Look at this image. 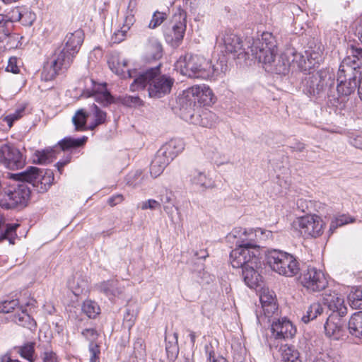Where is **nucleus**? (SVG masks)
<instances>
[{"label": "nucleus", "instance_id": "5", "mask_svg": "<svg viewBox=\"0 0 362 362\" xmlns=\"http://www.w3.org/2000/svg\"><path fill=\"white\" fill-rule=\"evenodd\" d=\"M13 174H8V176L14 183L4 182L3 192L0 194V206L7 209L25 206L30 197L29 183L18 177H13Z\"/></svg>", "mask_w": 362, "mask_h": 362}, {"label": "nucleus", "instance_id": "10", "mask_svg": "<svg viewBox=\"0 0 362 362\" xmlns=\"http://www.w3.org/2000/svg\"><path fill=\"white\" fill-rule=\"evenodd\" d=\"M42 174V171L37 168L30 166L26 170L13 174L12 176L27 181L33 187H36L38 192L43 193L51 186L54 176L52 171L46 172L45 175Z\"/></svg>", "mask_w": 362, "mask_h": 362}, {"label": "nucleus", "instance_id": "14", "mask_svg": "<svg viewBox=\"0 0 362 362\" xmlns=\"http://www.w3.org/2000/svg\"><path fill=\"white\" fill-rule=\"evenodd\" d=\"M300 281L305 288L313 292L320 291L328 284L325 274L321 270L311 267H308L303 272L300 276Z\"/></svg>", "mask_w": 362, "mask_h": 362}, {"label": "nucleus", "instance_id": "48", "mask_svg": "<svg viewBox=\"0 0 362 362\" xmlns=\"http://www.w3.org/2000/svg\"><path fill=\"white\" fill-rule=\"evenodd\" d=\"M91 112L95 117V121L90 125V129H93L97 126L105 123L106 120V112L101 110L96 105L93 104L90 107Z\"/></svg>", "mask_w": 362, "mask_h": 362}, {"label": "nucleus", "instance_id": "23", "mask_svg": "<svg viewBox=\"0 0 362 362\" xmlns=\"http://www.w3.org/2000/svg\"><path fill=\"white\" fill-rule=\"evenodd\" d=\"M107 64L112 72L124 78H131L128 76V73L137 71L136 69H127L128 60L122 59L117 54H112L108 59Z\"/></svg>", "mask_w": 362, "mask_h": 362}, {"label": "nucleus", "instance_id": "19", "mask_svg": "<svg viewBox=\"0 0 362 362\" xmlns=\"http://www.w3.org/2000/svg\"><path fill=\"white\" fill-rule=\"evenodd\" d=\"M344 316L332 313L329 315L325 324V331L327 336L339 339L344 332Z\"/></svg>", "mask_w": 362, "mask_h": 362}, {"label": "nucleus", "instance_id": "46", "mask_svg": "<svg viewBox=\"0 0 362 362\" xmlns=\"http://www.w3.org/2000/svg\"><path fill=\"white\" fill-rule=\"evenodd\" d=\"M350 306L354 309H362V288H356L348 296Z\"/></svg>", "mask_w": 362, "mask_h": 362}, {"label": "nucleus", "instance_id": "16", "mask_svg": "<svg viewBox=\"0 0 362 362\" xmlns=\"http://www.w3.org/2000/svg\"><path fill=\"white\" fill-rule=\"evenodd\" d=\"M177 16L169 25H165L163 33L168 42L173 45H177L182 39L186 30L185 17L180 15L177 21Z\"/></svg>", "mask_w": 362, "mask_h": 362}, {"label": "nucleus", "instance_id": "47", "mask_svg": "<svg viewBox=\"0 0 362 362\" xmlns=\"http://www.w3.org/2000/svg\"><path fill=\"white\" fill-rule=\"evenodd\" d=\"M206 154L208 158L218 166L230 163L229 158L220 153L217 148L211 151L209 150L206 151Z\"/></svg>", "mask_w": 362, "mask_h": 362}, {"label": "nucleus", "instance_id": "43", "mask_svg": "<svg viewBox=\"0 0 362 362\" xmlns=\"http://www.w3.org/2000/svg\"><path fill=\"white\" fill-rule=\"evenodd\" d=\"M177 338V334L174 333V341H166L165 350L168 358L170 361H174L177 358L179 354Z\"/></svg>", "mask_w": 362, "mask_h": 362}, {"label": "nucleus", "instance_id": "21", "mask_svg": "<svg viewBox=\"0 0 362 362\" xmlns=\"http://www.w3.org/2000/svg\"><path fill=\"white\" fill-rule=\"evenodd\" d=\"M189 115L190 122L203 127L212 128L219 122L216 114L207 110H203L201 114L195 115L190 112Z\"/></svg>", "mask_w": 362, "mask_h": 362}, {"label": "nucleus", "instance_id": "50", "mask_svg": "<svg viewBox=\"0 0 362 362\" xmlns=\"http://www.w3.org/2000/svg\"><path fill=\"white\" fill-rule=\"evenodd\" d=\"M156 164H158V165H161L162 166L167 167L168 164L173 160L172 158H170L166 153V151H163L160 147V149L157 151L153 160Z\"/></svg>", "mask_w": 362, "mask_h": 362}, {"label": "nucleus", "instance_id": "8", "mask_svg": "<svg viewBox=\"0 0 362 362\" xmlns=\"http://www.w3.org/2000/svg\"><path fill=\"white\" fill-rule=\"evenodd\" d=\"M303 92L308 96H317L323 93L329 87L334 86L333 75L327 70H320L309 74L303 81Z\"/></svg>", "mask_w": 362, "mask_h": 362}, {"label": "nucleus", "instance_id": "20", "mask_svg": "<svg viewBox=\"0 0 362 362\" xmlns=\"http://www.w3.org/2000/svg\"><path fill=\"white\" fill-rule=\"evenodd\" d=\"M341 71L343 69L351 68L354 71L362 66V48L351 45L347 50V56L343 59L340 64Z\"/></svg>", "mask_w": 362, "mask_h": 362}, {"label": "nucleus", "instance_id": "26", "mask_svg": "<svg viewBox=\"0 0 362 362\" xmlns=\"http://www.w3.org/2000/svg\"><path fill=\"white\" fill-rule=\"evenodd\" d=\"M11 320L19 326L28 328L30 330L36 327V322L31 316L27 313L25 309L21 310L11 316Z\"/></svg>", "mask_w": 362, "mask_h": 362}, {"label": "nucleus", "instance_id": "37", "mask_svg": "<svg viewBox=\"0 0 362 362\" xmlns=\"http://www.w3.org/2000/svg\"><path fill=\"white\" fill-rule=\"evenodd\" d=\"M69 287L72 290L76 296L80 295L84 290L88 288V281L81 278V274H76L74 277L68 281Z\"/></svg>", "mask_w": 362, "mask_h": 362}, {"label": "nucleus", "instance_id": "53", "mask_svg": "<svg viewBox=\"0 0 362 362\" xmlns=\"http://www.w3.org/2000/svg\"><path fill=\"white\" fill-rule=\"evenodd\" d=\"M18 304L17 299L3 301L0 303V313H9L18 307Z\"/></svg>", "mask_w": 362, "mask_h": 362}, {"label": "nucleus", "instance_id": "2", "mask_svg": "<svg viewBox=\"0 0 362 362\" xmlns=\"http://www.w3.org/2000/svg\"><path fill=\"white\" fill-rule=\"evenodd\" d=\"M176 67L182 75L191 78L212 79L228 69L225 57L213 64L197 54H186L177 61Z\"/></svg>", "mask_w": 362, "mask_h": 362}, {"label": "nucleus", "instance_id": "60", "mask_svg": "<svg viewBox=\"0 0 362 362\" xmlns=\"http://www.w3.org/2000/svg\"><path fill=\"white\" fill-rule=\"evenodd\" d=\"M264 315L267 317H272L278 310V306L275 303H267L262 306Z\"/></svg>", "mask_w": 362, "mask_h": 362}, {"label": "nucleus", "instance_id": "56", "mask_svg": "<svg viewBox=\"0 0 362 362\" xmlns=\"http://www.w3.org/2000/svg\"><path fill=\"white\" fill-rule=\"evenodd\" d=\"M88 349L90 352L89 362H100V350L99 346L95 343H90Z\"/></svg>", "mask_w": 362, "mask_h": 362}, {"label": "nucleus", "instance_id": "64", "mask_svg": "<svg viewBox=\"0 0 362 362\" xmlns=\"http://www.w3.org/2000/svg\"><path fill=\"white\" fill-rule=\"evenodd\" d=\"M136 314L134 313V311L131 310L130 308H127L126 310V313L124 315V320L127 324V326L129 327H132L134 325V322L135 320Z\"/></svg>", "mask_w": 362, "mask_h": 362}, {"label": "nucleus", "instance_id": "62", "mask_svg": "<svg viewBox=\"0 0 362 362\" xmlns=\"http://www.w3.org/2000/svg\"><path fill=\"white\" fill-rule=\"evenodd\" d=\"M160 208V203L155 199H148L146 202H144L141 205V209H157Z\"/></svg>", "mask_w": 362, "mask_h": 362}, {"label": "nucleus", "instance_id": "54", "mask_svg": "<svg viewBox=\"0 0 362 362\" xmlns=\"http://www.w3.org/2000/svg\"><path fill=\"white\" fill-rule=\"evenodd\" d=\"M166 18L165 13L156 11L153 15L152 19L149 23L148 27L151 29L156 28L159 26Z\"/></svg>", "mask_w": 362, "mask_h": 362}, {"label": "nucleus", "instance_id": "52", "mask_svg": "<svg viewBox=\"0 0 362 362\" xmlns=\"http://www.w3.org/2000/svg\"><path fill=\"white\" fill-rule=\"evenodd\" d=\"M292 54L291 57V66L296 65L298 68L303 69L304 65L306 64V61L305 59V57L301 54L296 52L294 49H293Z\"/></svg>", "mask_w": 362, "mask_h": 362}, {"label": "nucleus", "instance_id": "45", "mask_svg": "<svg viewBox=\"0 0 362 362\" xmlns=\"http://www.w3.org/2000/svg\"><path fill=\"white\" fill-rule=\"evenodd\" d=\"M133 17H127L126 18V24H124L121 30H119L114 33L112 36V41L113 43H119L123 41L126 37V33L130 28V25H132Z\"/></svg>", "mask_w": 362, "mask_h": 362}, {"label": "nucleus", "instance_id": "38", "mask_svg": "<svg viewBox=\"0 0 362 362\" xmlns=\"http://www.w3.org/2000/svg\"><path fill=\"white\" fill-rule=\"evenodd\" d=\"M54 157V151L52 148L37 151L35 153L34 161L38 164H46L51 163Z\"/></svg>", "mask_w": 362, "mask_h": 362}, {"label": "nucleus", "instance_id": "22", "mask_svg": "<svg viewBox=\"0 0 362 362\" xmlns=\"http://www.w3.org/2000/svg\"><path fill=\"white\" fill-rule=\"evenodd\" d=\"M323 301L328 308L332 311V313L339 314V315L344 316L347 313V308L344 305L343 297L338 293L326 294L323 298Z\"/></svg>", "mask_w": 362, "mask_h": 362}, {"label": "nucleus", "instance_id": "61", "mask_svg": "<svg viewBox=\"0 0 362 362\" xmlns=\"http://www.w3.org/2000/svg\"><path fill=\"white\" fill-rule=\"evenodd\" d=\"M81 334L90 343H94L98 336L97 331L93 328L85 329Z\"/></svg>", "mask_w": 362, "mask_h": 362}, {"label": "nucleus", "instance_id": "24", "mask_svg": "<svg viewBox=\"0 0 362 362\" xmlns=\"http://www.w3.org/2000/svg\"><path fill=\"white\" fill-rule=\"evenodd\" d=\"M84 33L82 30H77L66 35L65 45L63 47L67 52L76 56L83 42Z\"/></svg>", "mask_w": 362, "mask_h": 362}, {"label": "nucleus", "instance_id": "55", "mask_svg": "<svg viewBox=\"0 0 362 362\" xmlns=\"http://www.w3.org/2000/svg\"><path fill=\"white\" fill-rule=\"evenodd\" d=\"M119 100L123 105L129 107L139 105L142 103L139 96L124 95Z\"/></svg>", "mask_w": 362, "mask_h": 362}, {"label": "nucleus", "instance_id": "42", "mask_svg": "<svg viewBox=\"0 0 362 362\" xmlns=\"http://www.w3.org/2000/svg\"><path fill=\"white\" fill-rule=\"evenodd\" d=\"M88 115L83 110H78L72 117V122L75 126V129L82 131L85 129L86 120Z\"/></svg>", "mask_w": 362, "mask_h": 362}, {"label": "nucleus", "instance_id": "15", "mask_svg": "<svg viewBox=\"0 0 362 362\" xmlns=\"http://www.w3.org/2000/svg\"><path fill=\"white\" fill-rule=\"evenodd\" d=\"M297 224L301 235L305 238H317L323 231V221L317 215H308L299 218Z\"/></svg>", "mask_w": 362, "mask_h": 362}, {"label": "nucleus", "instance_id": "4", "mask_svg": "<svg viewBox=\"0 0 362 362\" xmlns=\"http://www.w3.org/2000/svg\"><path fill=\"white\" fill-rule=\"evenodd\" d=\"M256 235L252 230L247 231L242 228H234L226 237L228 242L235 245L236 247L230 252V262L233 267H238L250 258L252 252L257 250L258 257H261L260 247L255 242Z\"/></svg>", "mask_w": 362, "mask_h": 362}, {"label": "nucleus", "instance_id": "11", "mask_svg": "<svg viewBox=\"0 0 362 362\" xmlns=\"http://www.w3.org/2000/svg\"><path fill=\"white\" fill-rule=\"evenodd\" d=\"M339 66L337 90L340 97H347L354 93L358 85L361 78L360 71H354L353 69H343Z\"/></svg>", "mask_w": 362, "mask_h": 362}, {"label": "nucleus", "instance_id": "25", "mask_svg": "<svg viewBox=\"0 0 362 362\" xmlns=\"http://www.w3.org/2000/svg\"><path fill=\"white\" fill-rule=\"evenodd\" d=\"M189 182L194 187L206 189L212 186L213 182L205 171L194 168L189 175Z\"/></svg>", "mask_w": 362, "mask_h": 362}, {"label": "nucleus", "instance_id": "18", "mask_svg": "<svg viewBox=\"0 0 362 362\" xmlns=\"http://www.w3.org/2000/svg\"><path fill=\"white\" fill-rule=\"evenodd\" d=\"M250 39H255L254 37H248L245 42L246 47L243 48V45L240 38L233 33H226L223 36V45L225 47L226 52L228 53L238 54V58H240V56L245 57V59H251L252 57L245 54V51L247 50L248 40Z\"/></svg>", "mask_w": 362, "mask_h": 362}, {"label": "nucleus", "instance_id": "35", "mask_svg": "<svg viewBox=\"0 0 362 362\" xmlns=\"http://www.w3.org/2000/svg\"><path fill=\"white\" fill-rule=\"evenodd\" d=\"M88 138L86 136L81 138L74 139L72 137H65L61 140L58 144L62 151H68L72 148H76L83 146L87 141Z\"/></svg>", "mask_w": 362, "mask_h": 362}, {"label": "nucleus", "instance_id": "28", "mask_svg": "<svg viewBox=\"0 0 362 362\" xmlns=\"http://www.w3.org/2000/svg\"><path fill=\"white\" fill-rule=\"evenodd\" d=\"M349 333L360 339H362V311L354 313L348 322Z\"/></svg>", "mask_w": 362, "mask_h": 362}, {"label": "nucleus", "instance_id": "57", "mask_svg": "<svg viewBox=\"0 0 362 362\" xmlns=\"http://www.w3.org/2000/svg\"><path fill=\"white\" fill-rule=\"evenodd\" d=\"M205 350L209 362H227V360L222 356H216L215 352L211 350L209 346H205Z\"/></svg>", "mask_w": 362, "mask_h": 362}, {"label": "nucleus", "instance_id": "51", "mask_svg": "<svg viewBox=\"0 0 362 362\" xmlns=\"http://www.w3.org/2000/svg\"><path fill=\"white\" fill-rule=\"evenodd\" d=\"M39 349H42L40 357L43 362H57L56 354L49 348L48 344H47L46 347H41L40 346Z\"/></svg>", "mask_w": 362, "mask_h": 362}, {"label": "nucleus", "instance_id": "41", "mask_svg": "<svg viewBox=\"0 0 362 362\" xmlns=\"http://www.w3.org/2000/svg\"><path fill=\"white\" fill-rule=\"evenodd\" d=\"M24 14L22 13V11L19 7H15L11 9L6 15V20L8 23L11 22H16L22 20V23L25 25H31L33 23V20L29 22L24 21L23 18H24Z\"/></svg>", "mask_w": 362, "mask_h": 362}, {"label": "nucleus", "instance_id": "34", "mask_svg": "<svg viewBox=\"0 0 362 362\" xmlns=\"http://www.w3.org/2000/svg\"><path fill=\"white\" fill-rule=\"evenodd\" d=\"M18 227V224H6L0 220V242L3 240H8L11 244H14L16 230Z\"/></svg>", "mask_w": 362, "mask_h": 362}, {"label": "nucleus", "instance_id": "12", "mask_svg": "<svg viewBox=\"0 0 362 362\" xmlns=\"http://www.w3.org/2000/svg\"><path fill=\"white\" fill-rule=\"evenodd\" d=\"M25 163V158L13 144L6 143L0 146V164L9 170L22 168Z\"/></svg>", "mask_w": 362, "mask_h": 362}, {"label": "nucleus", "instance_id": "32", "mask_svg": "<svg viewBox=\"0 0 362 362\" xmlns=\"http://www.w3.org/2000/svg\"><path fill=\"white\" fill-rule=\"evenodd\" d=\"M162 45L154 37L148 39L146 45V53L149 59H158L162 57Z\"/></svg>", "mask_w": 362, "mask_h": 362}, {"label": "nucleus", "instance_id": "36", "mask_svg": "<svg viewBox=\"0 0 362 362\" xmlns=\"http://www.w3.org/2000/svg\"><path fill=\"white\" fill-rule=\"evenodd\" d=\"M323 51L320 46L313 48L309 47L305 50V57L308 63V67L315 66L322 60Z\"/></svg>", "mask_w": 362, "mask_h": 362}, {"label": "nucleus", "instance_id": "9", "mask_svg": "<svg viewBox=\"0 0 362 362\" xmlns=\"http://www.w3.org/2000/svg\"><path fill=\"white\" fill-rule=\"evenodd\" d=\"M74 57L64 48L57 49L49 61L44 65L42 78L45 81L53 80L61 70L70 66Z\"/></svg>", "mask_w": 362, "mask_h": 362}, {"label": "nucleus", "instance_id": "33", "mask_svg": "<svg viewBox=\"0 0 362 362\" xmlns=\"http://www.w3.org/2000/svg\"><path fill=\"white\" fill-rule=\"evenodd\" d=\"M159 202L160 206L163 205L164 211L170 215L173 213L175 204L173 202V194L170 190L163 189L159 194Z\"/></svg>", "mask_w": 362, "mask_h": 362}, {"label": "nucleus", "instance_id": "13", "mask_svg": "<svg viewBox=\"0 0 362 362\" xmlns=\"http://www.w3.org/2000/svg\"><path fill=\"white\" fill-rule=\"evenodd\" d=\"M252 257L247 258L245 263L239 266L242 269V274L245 284L250 288H254L258 285L261 276L257 269L261 266V257H258L257 250L252 252Z\"/></svg>", "mask_w": 362, "mask_h": 362}, {"label": "nucleus", "instance_id": "59", "mask_svg": "<svg viewBox=\"0 0 362 362\" xmlns=\"http://www.w3.org/2000/svg\"><path fill=\"white\" fill-rule=\"evenodd\" d=\"M274 293L269 291H264L260 295V302L262 305H267V303H275V298L274 297Z\"/></svg>", "mask_w": 362, "mask_h": 362}, {"label": "nucleus", "instance_id": "58", "mask_svg": "<svg viewBox=\"0 0 362 362\" xmlns=\"http://www.w3.org/2000/svg\"><path fill=\"white\" fill-rule=\"evenodd\" d=\"M95 100L102 103L103 105H107L112 101V96L107 91H104L95 94Z\"/></svg>", "mask_w": 362, "mask_h": 362}, {"label": "nucleus", "instance_id": "40", "mask_svg": "<svg viewBox=\"0 0 362 362\" xmlns=\"http://www.w3.org/2000/svg\"><path fill=\"white\" fill-rule=\"evenodd\" d=\"M18 352L21 357L27 359L30 362H35V343L28 342L18 348Z\"/></svg>", "mask_w": 362, "mask_h": 362}, {"label": "nucleus", "instance_id": "31", "mask_svg": "<svg viewBox=\"0 0 362 362\" xmlns=\"http://www.w3.org/2000/svg\"><path fill=\"white\" fill-rule=\"evenodd\" d=\"M281 362H302L300 354L293 346L285 344L281 346Z\"/></svg>", "mask_w": 362, "mask_h": 362}, {"label": "nucleus", "instance_id": "30", "mask_svg": "<svg viewBox=\"0 0 362 362\" xmlns=\"http://www.w3.org/2000/svg\"><path fill=\"white\" fill-rule=\"evenodd\" d=\"M117 280H108L97 285L98 289L105 293L106 296H117L120 294L123 288L119 286Z\"/></svg>", "mask_w": 362, "mask_h": 362}, {"label": "nucleus", "instance_id": "1", "mask_svg": "<svg viewBox=\"0 0 362 362\" xmlns=\"http://www.w3.org/2000/svg\"><path fill=\"white\" fill-rule=\"evenodd\" d=\"M245 54L264 64L266 69L276 74H286L291 66L293 48L286 49L277 58V42L272 33L264 32L261 38L250 39Z\"/></svg>", "mask_w": 362, "mask_h": 362}, {"label": "nucleus", "instance_id": "49", "mask_svg": "<svg viewBox=\"0 0 362 362\" xmlns=\"http://www.w3.org/2000/svg\"><path fill=\"white\" fill-rule=\"evenodd\" d=\"M354 218L344 214L338 216L331 221L329 230L332 233L338 227L354 222Z\"/></svg>", "mask_w": 362, "mask_h": 362}, {"label": "nucleus", "instance_id": "3", "mask_svg": "<svg viewBox=\"0 0 362 362\" xmlns=\"http://www.w3.org/2000/svg\"><path fill=\"white\" fill-rule=\"evenodd\" d=\"M128 76L134 78L130 90L136 91L143 89L148 84L150 98H160L170 93L174 79L165 75H160V65L150 68L143 72L129 71Z\"/></svg>", "mask_w": 362, "mask_h": 362}, {"label": "nucleus", "instance_id": "17", "mask_svg": "<svg viewBox=\"0 0 362 362\" xmlns=\"http://www.w3.org/2000/svg\"><path fill=\"white\" fill-rule=\"evenodd\" d=\"M271 332L275 339H288L295 336L296 329L290 320L284 317L272 322Z\"/></svg>", "mask_w": 362, "mask_h": 362}, {"label": "nucleus", "instance_id": "39", "mask_svg": "<svg viewBox=\"0 0 362 362\" xmlns=\"http://www.w3.org/2000/svg\"><path fill=\"white\" fill-rule=\"evenodd\" d=\"M322 311L323 308L321 304L314 303L308 307L306 314L302 317V321L305 323H308L310 321L315 320Z\"/></svg>", "mask_w": 362, "mask_h": 362}, {"label": "nucleus", "instance_id": "44", "mask_svg": "<svg viewBox=\"0 0 362 362\" xmlns=\"http://www.w3.org/2000/svg\"><path fill=\"white\" fill-rule=\"evenodd\" d=\"M82 311L89 318H95L100 313V308L95 302L87 300L83 303Z\"/></svg>", "mask_w": 362, "mask_h": 362}, {"label": "nucleus", "instance_id": "29", "mask_svg": "<svg viewBox=\"0 0 362 362\" xmlns=\"http://www.w3.org/2000/svg\"><path fill=\"white\" fill-rule=\"evenodd\" d=\"M166 151L168 156L173 160L185 148V144L180 139H173L161 146Z\"/></svg>", "mask_w": 362, "mask_h": 362}, {"label": "nucleus", "instance_id": "6", "mask_svg": "<svg viewBox=\"0 0 362 362\" xmlns=\"http://www.w3.org/2000/svg\"><path fill=\"white\" fill-rule=\"evenodd\" d=\"M267 261L272 269L280 275L292 277L300 272L299 263L296 257L281 250L269 251L267 255Z\"/></svg>", "mask_w": 362, "mask_h": 362}, {"label": "nucleus", "instance_id": "27", "mask_svg": "<svg viewBox=\"0 0 362 362\" xmlns=\"http://www.w3.org/2000/svg\"><path fill=\"white\" fill-rule=\"evenodd\" d=\"M8 24L5 15L0 14V42L8 40L7 45H10V47H18V43L14 44L12 42L18 40V35L16 34L11 35L10 30L7 27Z\"/></svg>", "mask_w": 362, "mask_h": 362}, {"label": "nucleus", "instance_id": "7", "mask_svg": "<svg viewBox=\"0 0 362 362\" xmlns=\"http://www.w3.org/2000/svg\"><path fill=\"white\" fill-rule=\"evenodd\" d=\"M179 102L182 104L181 109L190 113L197 102L204 106H210L214 103V95L209 86L204 84L197 85L185 90L182 96L179 98Z\"/></svg>", "mask_w": 362, "mask_h": 362}, {"label": "nucleus", "instance_id": "63", "mask_svg": "<svg viewBox=\"0 0 362 362\" xmlns=\"http://www.w3.org/2000/svg\"><path fill=\"white\" fill-rule=\"evenodd\" d=\"M165 168V167L162 166L161 165H158V164H156L153 160H152L151 166H150V173L151 175L156 178L158 176H159L163 171V170Z\"/></svg>", "mask_w": 362, "mask_h": 362}]
</instances>
